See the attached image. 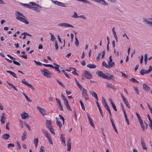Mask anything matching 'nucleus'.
I'll use <instances>...</instances> for the list:
<instances>
[{"label": "nucleus", "mask_w": 152, "mask_h": 152, "mask_svg": "<svg viewBox=\"0 0 152 152\" xmlns=\"http://www.w3.org/2000/svg\"><path fill=\"white\" fill-rule=\"evenodd\" d=\"M37 108L43 116H44L45 115L46 111L44 109L41 108L39 106L37 107Z\"/></svg>", "instance_id": "10"}, {"label": "nucleus", "mask_w": 152, "mask_h": 152, "mask_svg": "<svg viewBox=\"0 0 152 152\" xmlns=\"http://www.w3.org/2000/svg\"><path fill=\"white\" fill-rule=\"evenodd\" d=\"M143 56L142 55L141 56V58H140V63L141 64H142V61L143 60Z\"/></svg>", "instance_id": "57"}, {"label": "nucleus", "mask_w": 152, "mask_h": 152, "mask_svg": "<svg viewBox=\"0 0 152 152\" xmlns=\"http://www.w3.org/2000/svg\"><path fill=\"white\" fill-rule=\"evenodd\" d=\"M143 88L145 91H149L150 89V87L145 83L143 84Z\"/></svg>", "instance_id": "16"}, {"label": "nucleus", "mask_w": 152, "mask_h": 152, "mask_svg": "<svg viewBox=\"0 0 152 152\" xmlns=\"http://www.w3.org/2000/svg\"><path fill=\"white\" fill-rule=\"evenodd\" d=\"M102 65L103 66H104L106 68H109V66H107V64H106V63L104 61H103L102 62Z\"/></svg>", "instance_id": "38"}, {"label": "nucleus", "mask_w": 152, "mask_h": 152, "mask_svg": "<svg viewBox=\"0 0 152 152\" xmlns=\"http://www.w3.org/2000/svg\"><path fill=\"white\" fill-rule=\"evenodd\" d=\"M41 131L44 134V135L47 138V139L49 138V137H51L50 134H49L48 132L47 131H45L43 129H42Z\"/></svg>", "instance_id": "12"}, {"label": "nucleus", "mask_w": 152, "mask_h": 152, "mask_svg": "<svg viewBox=\"0 0 152 152\" xmlns=\"http://www.w3.org/2000/svg\"><path fill=\"white\" fill-rule=\"evenodd\" d=\"M50 34L51 36V40L52 41H54L56 39L55 37H54V35L53 34H52L51 33H50Z\"/></svg>", "instance_id": "32"}, {"label": "nucleus", "mask_w": 152, "mask_h": 152, "mask_svg": "<svg viewBox=\"0 0 152 152\" xmlns=\"http://www.w3.org/2000/svg\"><path fill=\"white\" fill-rule=\"evenodd\" d=\"M61 97H62L63 100L66 99V98L65 96L63 95V93L61 94Z\"/></svg>", "instance_id": "64"}, {"label": "nucleus", "mask_w": 152, "mask_h": 152, "mask_svg": "<svg viewBox=\"0 0 152 152\" xmlns=\"http://www.w3.org/2000/svg\"><path fill=\"white\" fill-rule=\"evenodd\" d=\"M109 59V60L108 61V64L109 65V68H110L113 67L114 66L115 63L113 61L112 56L111 55L110 56Z\"/></svg>", "instance_id": "6"}, {"label": "nucleus", "mask_w": 152, "mask_h": 152, "mask_svg": "<svg viewBox=\"0 0 152 152\" xmlns=\"http://www.w3.org/2000/svg\"><path fill=\"white\" fill-rule=\"evenodd\" d=\"M46 126L48 129L51 127V121H50L47 120L46 121Z\"/></svg>", "instance_id": "22"}, {"label": "nucleus", "mask_w": 152, "mask_h": 152, "mask_svg": "<svg viewBox=\"0 0 152 152\" xmlns=\"http://www.w3.org/2000/svg\"><path fill=\"white\" fill-rule=\"evenodd\" d=\"M10 137V135L9 134H5L3 135L2 137V138L5 140H7Z\"/></svg>", "instance_id": "18"}, {"label": "nucleus", "mask_w": 152, "mask_h": 152, "mask_svg": "<svg viewBox=\"0 0 152 152\" xmlns=\"http://www.w3.org/2000/svg\"><path fill=\"white\" fill-rule=\"evenodd\" d=\"M134 88L136 93L138 94H139V91L138 89L136 87H134Z\"/></svg>", "instance_id": "53"}, {"label": "nucleus", "mask_w": 152, "mask_h": 152, "mask_svg": "<svg viewBox=\"0 0 152 152\" xmlns=\"http://www.w3.org/2000/svg\"><path fill=\"white\" fill-rule=\"evenodd\" d=\"M21 116L23 119H25L28 117V115L27 113L25 112H23L22 114H21Z\"/></svg>", "instance_id": "21"}, {"label": "nucleus", "mask_w": 152, "mask_h": 152, "mask_svg": "<svg viewBox=\"0 0 152 152\" xmlns=\"http://www.w3.org/2000/svg\"><path fill=\"white\" fill-rule=\"evenodd\" d=\"M120 72L122 74V76L124 77H128V75L125 74L123 72Z\"/></svg>", "instance_id": "49"}, {"label": "nucleus", "mask_w": 152, "mask_h": 152, "mask_svg": "<svg viewBox=\"0 0 152 152\" xmlns=\"http://www.w3.org/2000/svg\"><path fill=\"white\" fill-rule=\"evenodd\" d=\"M101 52H100L98 54V56L96 57V60L97 61H99L100 59V57L101 56Z\"/></svg>", "instance_id": "44"}, {"label": "nucleus", "mask_w": 152, "mask_h": 152, "mask_svg": "<svg viewBox=\"0 0 152 152\" xmlns=\"http://www.w3.org/2000/svg\"><path fill=\"white\" fill-rule=\"evenodd\" d=\"M71 139L69 138L67 142V150L68 151H70L71 149Z\"/></svg>", "instance_id": "13"}, {"label": "nucleus", "mask_w": 152, "mask_h": 152, "mask_svg": "<svg viewBox=\"0 0 152 152\" xmlns=\"http://www.w3.org/2000/svg\"><path fill=\"white\" fill-rule=\"evenodd\" d=\"M58 26L59 27L74 28V27L72 25L66 23H59L58 24Z\"/></svg>", "instance_id": "4"}, {"label": "nucleus", "mask_w": 152, "mask_h": 152, "mask_svg": "<svg viewBox=\"0 0 152 152\" xmlns=\"http://www.w3.org/2000/svg\"><path fill=\"white\" fill-rule=\"evenodd\" d=\"M21 82L23 84L27 86L29 88H31L32 89H34V87L32 86L28 83L25 80V79H23L21 80Z\"/></svg>", "instance_id": "9"}, {"label": "nucleus", "mask_w": 152, "mask_h": 152, "mask_svg": "<svg viewBox=\"0 0 152 152\" xmlns=\"http://www.w3.org/2000/svg\"><path fill=\"white\" fill-rule=\"evenodd\" d=\"M41 71L42 74L47 77L50 78L52 76L51 73L45 68L41 69Z\"/></svg>", "instance_id": "3"}, {"label": "nucleus", "mask_w": 152, "mask_h": 152, "mask_svg": "<svg viewBox=\"0 0 152 152\" xmlns=\"http://www.w3.org/2000/svg\"><path fill=\"white\" fill-rule=\"evenodd\" d=\"M13 62V63L15 64V65H18V66H20V64L19 63V62H18L17 61H12Z\"/></svg>", "instance_id": "46"}, {"label": "nucleus", "mask_w": 152, "mask_h": 152, "mask_svg": "<svg viewBox=\"0 0 152 152\" xmlns=\"http://www.w3.org/2000/svg\"><path fill=\"white\" fill-rule=\"evenodd\" d=\"M34 61L35 62L36 65H37L39 66L42 65V64L39 62L35 60H34Z\"/></svg>", "instance_id": "43"}, {"label": "nucleus", "mask_w": 152, "mask_h": 152, "mask_svg": "<svg viewBox=\"0 0 152 152\" xmlns=\"http://www.w3.org/2000/svg\"><path fill=\"white\" fill-rule=\"evenodd\" d=\"M92 75L88 71H85L84 73L83 77L87 79H90L92 77Z\"/></svg>", "instance_id": "8"}, {"label": "nucleus", "mask_w": 152, "mask_h": 152, "mask_svg": "<svg viewBox=\"0 0 152 152\" xmlns=\"http://www.w3.org/2000/svg\"><path fill=\"white\" fill-rule=\"evenodd\" d=\"M141 145L143 150H147V148L145 145V144L144 142V140L142 138H141Z\"/></svg>", "instance_id": "17"}, {"label": "nucleus", "mask_w": 152, "mask_h": 152, "mask_svg": "<svg viewBox=\"0 0 152 152\" xmlns=\"http://www.w3.org/2000/svg\"><path fill=\"white\" fill-rule=\"evenodd\" d=\"M55 47L56 48V50L58 49V47L57 42L56 41L55 42Z\"/></svg>", "instance_id": "47"}, {"label": "nucleus", "mask_w": 152, "mask_h": 152, "mask_svg": "<svg viewBox=\"0 0 152 152\" xmlns=\"http://www.w3.org/2000/svg\"><path fill=\"white\" fill-rule=\"evenodd\" d=\"M130 81H131L134 83H138V81L137 80L133 78H132L131 79H130Z\"/></svg>", "instance_id": "39"}, {"label": "nucleus", "mask_w": 152, "mask_h": 152, "mask_svg": "<svg viewBox=\"0 0 152 152\" xmlns=\"http://www.w3.org/2000/svg\"><path fill=\"white\" fill-rule=\"evenodd\" d=\"M7 84L9 85V86L11 87L12 88H13L14 89H15V90H16L17 91H18V90L16 88L15 86L13 85V84L9 83L8 81H7Z\"/></svg>", "instance_id": "30"}, {"label": "nucleus", "mask_w": 152, "mask_h": 152, "mask_svg": "<svg viewBox=\"0 0 152 152\" xmlns=\"http://www.w3.org/2000/svg\"><path fill=\"white\" fill-rule=\"evenodd\" d=\"M26 138V132H24L22 136V140L23 141L25 140Z\"/></svg>", "instance_id": "31"}, {"label": "nucleus", "mask_w": 152, "mask_h": 152, "mask_svg": "<svg viewBox=\"0 0 152 152\" xmlns=\"http://www.w3.org/2000/svg\"><path fill=\"white\" fill-rule=\"evenodd\" d=\"M87 67L90 69H94L96 67V66L92 64H89L87 65Z\"/></svg>", "instance_id": "27"}, {"label": "nucleus", "mask_w": 152, "mask_h": 152, "mask_svg": "<svg viewBox=\"0 0 152 152\" xmlns=\"http://www.w3.org/2000/svg\"><path fill=\"white\" fill-rule=\"evenodd\" d=\"M52 2L55 4L57 5L63 7H66V5L63 3L53 0H52Z\"/></svg>", "instance_id": "7"}, {"label": "nucleus", "mask_w": 152, "mask_h": 152, "mask_svg": "<svg viewBox=\"0 0 152 152\" xmlns=\"http://www.w3.org/2000/svg\"><path fill=\"white\" fill-rule=\"evenodd\" d=\"M89 92L93 96L96 98L97 100H98L97 94L96 92L92 91H90Z\"/></svg>", "instance_id": "19"}, {"label": "nucleus", "mask_w": 152, "mask_h": 152, "mask_svg": "<svg viewBox=\"0 0 152 152\" xmlns=\"http://www.w3.org/2000/svg\"><path fill=\"white\" fill-rule=\"evenodd\" d=\"M56 100L57 102V103L58 104H60L61 103V102L60 100L58 98H56Z\"/></svg>", "instance_id": "61"}, {"label": "nucleus", "mask_w": 152, "mask_h": 152, "mask_svg": "<svg viewBox=\"0 0 152 152\" xmlns=\"http://www.w3.org/2000/svg\"><path fill=\"white\" fill-rule=\"evenodd\" d=\"M21 35H25L26 36H28L30 37H32V35L27 33L26 32H24L21 34Z\"/></svg>", "instance_id": "40"}, {"label": "nucleus", "mask_w": 152, "mask_h": 152, "mask_svg": "<svg viewBox=\"0 0 152 152\" xmlns=\"http://www.w3.org/2000/svg\"><path fill=\"white\" fill-rule=\"evenodd\" d=\"M112 31L113 33V36L115 35L116 34V32H115V28L114 27L112 29Z\"/></svg>", "instance_id": "56"}, {"label": "nucleus", "mask_w": 152, "mask_h": 152, "mask_svg": "<svg viewBox=\"0 0 152 152\" xmlns=\"http://www.w3.org/2000/svg\"><path fill=\"white\" fill-rule=\"evenodd\" d=\"M114 77L113 75H110L109 74H107V75L106 79H108L110 80L111 79H113Z\"/></svg>", "instance_id": "23"}, {"label": "nucleus", "mask_w": 152, "mask_h": 152, "mask_svg": "<svg viewBox=\"0 0 152 152\" xmlns=\"http://www.w3.org/2000/svg\"><path fill=\"white\" fill-rule=\"evenodd\" d=\"M66 105V108L68 110H69L70 111H71V110H72L70 108V107H69V104H67V105Z\"/></svg>", "instance_id": "54"}, {"label": "nucleus", "mask_w": 152, "mask_h": 152, "mask_svg": "<svg viewBox=\"0 0 152 152\" xmlns=\"http://www.w3.org/2000/svg\"><path fill=\"white\" fill-rule=\"evenodd\" d=\"M102 101L103 105H104V106H105V104H107V102L103 98V100Z\"/></svg>", "instance_id": "59"}, {"label": "nucleus", "mask_w": 152, "mask_h": 152, "mask_svg": "<svg viewBox=\"0 0 152 152\" xmlns=\"http://www.w3.org/2000/svg\"><path fill=\"white\" fill-rule=\"evenodd\" d=\"M14 77H15L16 78H17V76L16 75V74L14 73V72H12V73L11 74Z\"/></svg>", "instance_id": "62"}, {"label": "nucleus", "mask_w": 152, "mask_h": 152, "mask_svg": "<svg viewBox=\"0 0 152 152\" xmlns=\"http://www.w3.org/2000/svg\"><path fill=\"white\" fill-rule=\"evenodd\" d=\"M112 117H110V120L111 121V122L112 123V125L113 126V127H114V126H115V124L113 121V120L112 119Z\"/></svg>", "instance_id": "52"}, {"label": "nucleus", "mask_w": 152, "mask_h": 152, "mask_svg": "<svg viewBox=\"0 0 152 152\" xmlns=\"http://www.w3.org/2000/svg\"><path fill=\"white\" fill-rule=\"evenodd\" d=\"M110 102L111 105L113 108V109L115 111H117V110L116 108V106L115 105V104H114V103L113 101L111 99H110Z\"/></svg>", "instance_id": "20"}, {"label": "nucleus", "mask_w": 152, "mask_h": 152, "mask_svg": "<svg viewBox=\"0 0 152 152\" xmlns=\"http://www.w3.org/2000/svg\"><path fill=\"white\" fill-rule=\"evenodd\" d=\"M73 69L74 70V71H73V72H72V73L74 74V75H78V74L76 72V69L75 68H73Z\"/></svg>", "instance_id": "60"}, {"label": "nucleus", "mask_w": 152, "mask_h": 152, "mask_svg": "<svg viewBox=\"0 0 152 152\" xmlns=\"http://www.w3.org/2000/svg\"><path fill=\"white\" fill-rule=\"evenodd\" d=\"M59 66H55V67L54 69L55 70L59 73H61V71L59 69Z\"/></svg>", "instance_id": "45"}, {"label": "nucleus", "mask_w": 152, "mask_h": 152, "mask_svg": "<svg viewBox=\"0 0 152 152\" xmlns=\"http://www.w3.org/2000/svg\"><path fill=\"white\" fill-rule=\"evenodd\" d=\"M23 5L25 7H26L28 8L32 9L34 10H35L37 12H39L40 10L38 9V7L41 8L40 6L36 4L34 2H30L29 4H23Z\"/></svg>", "instance_id": "2"}, {"label": "nucleus", "mask_w": 152, "mask_h": 152, "mask_svg": "<svg viewBox=\"0 0 152 152\" xmlns=\"http://www.w3.org/2000/svg\"><path fill=\"white\" fill-rule=\"evenodd\" d=\"M48 141L49 143L52 145L53 144V142L52 140V139L51 137H49V138H48Z\"/></svg>", "instance_id": "48"}, {"label": "nucleus", "mask_w": 152, "mask_h": 152, "mask_svg": "<svg viewBox=\"0 0 152 152\" xmlns=\"http://www.w3.org/2000/svg\"><path fill=\"white\" fill-rule=\"evenodd\" d=\"M33 142L35 145V147L37 148L38 142V139L37 138H35Z\"/></svg>", "instance_id": "29"}, {"label": "nucleus", "mask_w": 152, "mask_h": 152, "mask_svg": "<svg viewBox=\"0 0 152 152\" xmlns=\"http://www.w3.org/2000/svg\"><path fill=\"white\" fill-rule=\"evenodd\" d=\"M59 117H60V118L63 121H64V118L62 117L61 115H59Z\"/></svg>", "instance_id": "63"}, {"label": "nucleus", "mask_w": 152, "mask_h": 152, "mask_svg": "<svg viewBox=\"0 0 152 152\" xmlns=\"http://www.w3.org/2000/svg\"><path fill=\"white\" fill-rule=\"evenodd\" d=\"M143 22L146 23L147 24L151 25L152 26V18L149 19L148 20L144 18L143 19Z\"/></svg>", "instance_id": "15"}, {"label": "nucleus", "mask_w": 152, "mask_h": 152, "mask_svg": "<svg viewBox=\"0 0 152 152\" xmlns=\"http://www.w3.org/2000/svg\"><path fill=\"white\" fill-rule=\"evenodd\" d=\"M40 152H44L45 150L44 147L43 146H41L39 151Z\"/></svg>", "instance_id": "50"}, {"label": "nucleus", "mask_w": 152, "mask_h": 152, "mask_svg": "<svg viewBox=\"0 0 152 152\" xmlns=\"http://www.w3.org/2000/svg\"><path fill=\"white\" fill-rule=\"evenodd\" d=\"M6 117L5 115V113L3 114L2 115L1 119V123L4 124L5 122Z\"/></svg>", "instance_id": "24"}, {"label": "nucleus", "mask_w": 152, "mask_h": 152, "mask_svg": "<svg viewBox=\"0 0 152 152\" xmlns=\"http://www.w3.org/2000/svg\"><path fill=\"white\" fill-rule=\"evenodd\" d=\"M82 94L84 98L86 99V100H88L89 99L87 93V91L86 89L84 88H82Z\"/></svg>", "instance_id": "5"}, {"label": "nucleus", "mask_w": 152, "mask_h": 152, "mask_svg": "<svg viewBox=\"0 0 152 152\" xmlns=\"http://www.w3.org/2000/svg\"><path fill=\"white\" fill-rule=\"evenodd\" d=\"M126 106L129 108H130V106L127 100L124 102Z\"/></svg>", "instance_id": "42"}, {"label": "nucleus", "mask_w": 152, "mask_h": 152, "mask_svg": "<svg viewBox=\"0 0 152 152\" xmlns=\"http://www.w3.org/2000/svg\"><path fill=\"white\" fill-rule=\"evenodd\" d=\"M60 138L61 143H63L64 145V146H65L66 145V144L65 143V140L64 135L63 134H61L60 136Z\"/></svg>", "instance_id": "14"}, {"label": "nucleus", "mask_w": 152, "mask_h": 152, "mask_svg": "<svg viewBox=\"0 0 152 152\" xmlns=\"http://www.w3.org/2000/svg\"><path fill=\"white\" fill-rule=\"evenodd\" d=\"M25 97L26 99V100L29 102H31L32 100L31 99H30L27 96H26Z\"/></svg>", "instance_id": "58"}, {"label": "nucleus", "mask_w": 152, "mask_h": 152, "mask_svg": "<svg viewBox=\"0 0 152 152\" xmlns=\"http://www.w3.org/2000/svg\"><path fill=\"white\" fill-rule=\"evenodd\" d=\"M56 123L57 125L58 126L60 129L61 128V127H62L61 123L60 121H58V118H56Z\"/></svg>", "instance_id": "26"}, {"label": "nucleus", "mask_w": 152, "mask_h": 152, "mask_svg": "<svg viewBox=\"0 0 152 152\" xmlns=\"http://www.w3.org/2000/svg\"><path fill=\"white\" fill-rule=\"evenodd\" d=\"M105 107H106V108L107 110V111L109 113V114H110V116L111 117L112 115H111L110 110L109 107L107 105V104H105Z\"/></svg>", "instance_id": "28"}, {"label": "nucleus", "mask_w": 152, "mask_h": 152, "mask_svg": "<svg viewBox=\"0 0 152 152\" xmlns=\"http://www.w3.org/2000/svg\"><path fill=\"white\" fill-rule=\"evenodd\" d=\"M152 71V66H149V69L148 70L146 71V73L148 74L149 73Z\"/></svg>", "instance_id": "35"}, {"label": "nucleus", "mask_w": 152, "mask_h": 152, "mask_svg": "<svg viewBox=\"0 0 152 152\" xmlns=\"http://www.w3.org/2000/svg\"><path fill=\"white\" fill-rule=\"evenodd\" d=\"M48 129L50 130L51 133L52 134H55V132H54V129H53L51 127L48 128Z\"/></svg>", "instance_id": "41"}, {"label": "nucleus", "mask_w": 152, "mask_h": 152, "mask_svg": "<svg viewBox=\"0 0 152 152\" xmlns=\"http://www.w3.org/2000/svg\"><path fill=\"white\" fill-rule=\"evenodd\" d=\"M97 74L99 77H102L103 78L106 79L107 75H106L102 72L99 71L97 72Z\"/></svg>", "instance_id": "11"}, {"label": "nucleus", "mask_w": 152, "mask_h": 152, "mask_svg": "<svg viewBox=\"0 0 152 152\" xmlns=\"http://www.w3.org/2000/svg\"><path fill=\"white\" fill-rule=\"evenodd\" d=\"M79 16L77 15V12H74V14L72 16V17L74 18H77L78 17L79 18Z\"/></svg>", "instance_id": "33"}, {"label": "nucleus", "mask_w": 152, "mask_h": 152, "mask_svg": "<svg viewBox=\"0 0 152 152\" xmlns=\"http://www.w3.org/2000/svg\"><path fill=\"white\" fill-rule=\"evenodd\" d=\"M106 86L108 88H110L113 89H114V88L112 86V84L108 82H106L105 83Z\"/></svg>", "instance_id": "25"}, {"label": "nucleus", "mask_w": 152, "mask_h": 152, "mask_svg": "<svg viewBox=\"0 0 152 152\" xmlns=\"http://www.w3.org/2000/svg\"><path fill=\"white\" fill-rule=\"evenodd\" d=\"M75 44L76 46H79V41L77 39V38L76 37H75Z\"/></svg>", "instance_id": "37"}, {"label": "nucleus", "mask_w": 152, "mask_h": 152, "mask_svg": "<svg viewBox=\"0 0 152 152\" xmlns=\"http://www.w3.org/2000/svg\"><path fill=\"white\" fill-rule=\"evenodd\" d=\"M146 71L144 69H142L140 71V74L142 75H143L145 74H147V73H146Z\"/></svg>", "instance_id": "34"}, {"label": "nucleus", "mask_w": 152, "mask_h": 152, "mask_svg": "<svg viewBox=\"0 0 152 152\" xmlns=\"http://www.w3.org/2000/svg\"><path fill=\"white\" fill-rule=\"evenodd\" d=\"M56 81L61 86L63 87H65V86L63 85V84L61 82H60L58 80H56Z\"/></svg>", "instance_id": "55"}, {"label": "nucleus", "mask_w": 152, "mask_h": 152, "mask_svg": "<svg viewBox=\"0 0 152 152\" xmlns=\"http://www.w3.org/2000/svg\"><path fill=\"white\" fill-rule=\"evenodd\" d=\"M80 102L81 104V106L82 108L84 110H85V107L83 103V102L81 100H80Z\"/></svg>", "instance_id": "36"}, {"label": "nucleus", "mask_w": 152, "mask_h": 152, "mask_svg": "<svg viewBox=\"0 0 152 152\" xmlns=\"http://www.w3.org/2000/svg\"><path fill=\"white\" fill-rule=\"evenodd\" d=\"M16 19L19 21L26 24H28V22L26 20V17L23 15L22 13L17 11L15 14Z\"/></svg>", "instance_id": "1"}, {"label": "nucleus", "mask_w": 152, "mask_h": 152, "mask_svg": "<svg viewBox=\"0 0 152 152\" xmlns=\"http://www.w3.org/2000/svg\"><path fill=\"white\" fill-rule=\"evenodd\" d=\"M14 146H15V145H14V144H12V143H10L8 144L7 147L8 148H9L10 147H14Z\"/></svg>", "instance_id": "51"}]
</instances>
